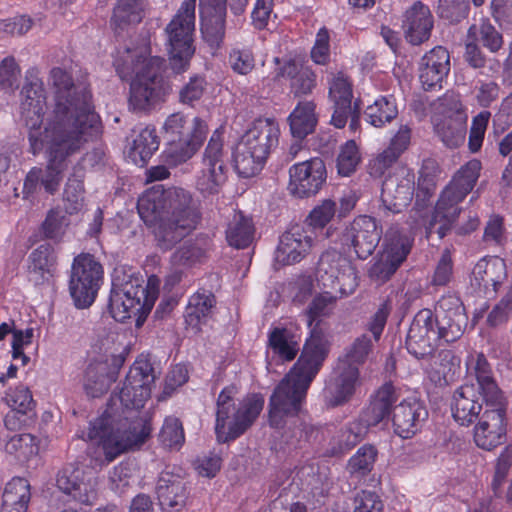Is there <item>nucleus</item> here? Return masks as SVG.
Wrapping results in <instances>:
<instances>
[{"label": "nucleus", "mask_w": 512, "mask_h": 512, "mask_svg": "<svg viewBox=\"0 0 512 512\" xmlns=\"http://www.w3.org/2000/svg\"><path fill=\"white\" fill-rule=\"evenodd\" d=\"M335 374L327 387L329 402L332 406H338L348 401L360 383L359 368L349 365L347 362L338 361Z\"/></svg>", "instance_id": "c85d7f7f"}, {"label": "nucleus", "mask_w": 512, "mask_h": 512, "mask_svg": "<svg viewBox=\"0 0 512 512\" xmlns=\"http://www.w3.org/2000/svg\"><path fill=\"white\" fill-rule=\"evenodd\" d=\"M253 237L254 226L251 219L241 212H235L226 229L228 244L237 249H244L252 243Z\"/></svg>", "instance_id": "37998d69"}, {"label": "nucleus", "mask_w": 512, "mask_h": 512, "mask_svg": "<svg viewBox=\"0 0 512 512\" xmlns=\"http://www.w3.org/2000/svg\"><path fill=\"white\" fill-rule=\"evenodd\" d=\"M84 171L81 167H74L65 184L63 198L68 203L66 209L69 213L78 211L84 199L83 185Z\"/></svg>", "instance_id": "8fccbe9b"}, {"label": "nucleus", "mask_w": 512, "mask_h": 512, "mask_svg": "<svg viewBox=\"0 0 512 512\" xmlns=\"http://www.w3.org/2000/svg\"><path fill=\"white\" fill-rule=\"evenodd\" d=\"M481 170V162L473 159L463 165L454 175L450 183L447 185L451 189H455L461 196L467 194L473 189L479 177Z\"/></svg>", "instance_id": "603ef678"}, {"label": "nucleus", "mask_w": 512, "mask_h": 512, "mask_svg": "<svg viewBox=\"0 0 512 512\" xmlns=\"http://www.w3.org/2000/svg\"><path fill=\"white\" fill-rule=\"evenodd\" d=\"M103 276V268L90 254L74 258L69 281L70 295L77 308H88L95 301Z\"/></svg>", "instance_id": "9b49d317"}, {"label": "nucleus", "mask_w": 512, "mask_h": 512, "mask_svg": "<svg viewBox=\"0 0 512 512\" xmlns=\"http://www.w3.org/2000/svg\"><path fill=\"white\" fill-rule=\"evenodd\" d=\"M288 189L298 198L316 195L326 182V167L321 158L315 157L292 165L289 168Z\"/></svg>", "instance_id": "6ab92c4d"}, {"label": "nucleus", "mask_w": 512, "mask_h": 512, "mask_svg": "<svg viewBox=\"0 0 512 512\" xmlns=\"http://www.w3.org/2000/svg\"><path fill=\"white\" fill-rule=\"evenodd\" d=\"M196 131L192 138H181L180 140L167 141V146L163 151L164 162L171 167H176L189 160L203 144L204 128L197 121Z\"/></svg>", "instance_id": "473e14b6"}, {"label": "nucleus", "mask_w": 512, "mask_h": 512, "mask_svg": "<svg viewBox=\"0 0 512 512\" xmlns=\"http://www.w3.org/2000/svg\"><path fill=\"white\" fill-rule=\"evenodd\" d=\"M35 438L28 433L15 434L5 444V451L14 454L18 459L28 458L37 453Z\"/></svg>", "instance_id": "e2e57ef3"}, {"label": "nucleus", "mask_w": 512, "mask_h": 512, "mask_svg": "<svg viewBox=\"0 0 512 512\" xmlns=\"http://www.w3.org/2000/svg\"><path fill=\"white\" fill-rule=\"evenodd\" d=\"M207 89L206 78L202 75H193L179 91V101L192 106L199 101Z\"/></svg>", "instance_id": "0e129e2a"}, {"label": "nucleus", "mask_w": 512, "mask_h": 512, "mask_svg": "<svg viewBox=\"0 0 512 512\" xmlns=\"http://www.w3.org/2000/svg\"><path fill=\"white\" fill-rule=\"evenodd\" d=\"M316 277L325 288L338 289L342 296L353 294L358 286L357 272L345 256L333 250L319 259Z\"/></svg>", "instance_id": "2eb2a0df"}, {"label": "nucleus", "mask_w": 512, "mask_h": 512, "mask_svg": "<svg viewBox=\"0 0 512 512\" xmlns=\"http://www.w3.org/2000/svg\"><path fill=\"white\" fill-rule=\"evenodd\" d=\"M293 481L299 485L302 491L312 496H324L330 487L325 472H321L314 464H306L297 469Z\"/></svg>", "instance_id": "ea45409f"}, {"label": "nucleus", "mask_w": 512, "mask_h": 512, "mask_svg": "<svg viewBox=\"0 0 512 512\" xmlns=\"http://www.w3.org/2000/svg\"><path fill=\"white\" fill-rule=\"evenodd\" d=\"M160 443L168 449L179 450L185 442L182 422L174 416L165 418L159 433Z\"/></svg>", "instance_id": "6e6d98bb"}, {"label": "nucleus", "mask_w": 512, "mask_h": 512, "mask_svg": "<svg viewBox=\"0 0 512 512\" xmlns=\"http://www.w3.org/2000/svg\"><path fill=\"white\" fill-rule=\"evenodd\" d=\"M269 347L282 360H293L298 351L299 344L286 328H274L268 336Z\"/></svg>", "instance_id": "de8ad7c7"}, {"label": "nucleus", "mask_w": 512, "mask_h": 512, "mask_svg": "<svg viewBox=\"0 0 512 512\" xmlns=\"http://www.w3.org/2000/svg\"><path fill=\"white\" fill-rule=\"evenodd\" d=\"M21 69L13 56H7L0 62V89L11 93L19 87Z\"/></svg>", "instance_id": "680f3d73"}, {"label": "nucleus", "mask_w": 512, "mask_h": 512, "mask_svg": "<svg viewBox=\"0 0 512 512\" xmlns=\"http://www.w3.org/2000/svg\"><path fill=\"white\" fill-rule=\"evenodd\" d=\"M486 406L484 393L474 384H463L453 394L451 412L454 420L462 426H470L481 418Z\"/></svg>", "instance_id": "412c9836"}, {"label": "nucleus", "mask_w": 512, "mask_h": 512, "mask_svg": "<svg viewBox=\"0 0 512 512\" xmlns=\"http://www.w3.org/2000/svg\"><path fill=\"white\" fill-rule=\"evenodd\" d=\"M158 286L159 279L154 275L148 278L146 286L132 275L127 280L115 276L108 305L111 316L118 322L137 316L136 326L140 327L158 297Z\"/></svg>", "instance_id": "0eeeda50"}, {"label": "nucleus", "mask_w": 512, "mask_h": 512, "mask_svg": "<svg viewBox=\"0 0 512 512\" xmlns=\"http://www.w3.org/2000/svg\"><path fill=\"white\" fill-rule=\"evenodd\" d=\"M373 343L369 335L363 334L357 337L346 349L345 354L339 358L340 362H347L349 365L359 366L366 362L372 352Z\"/></svg>", "instance_id": "4d7b16f0"}, {"label": "nucleus", "mask_w": 512, "mask_h": 512, "mask_svg": "<svg viewBox=\"0 0 512 512\" xmlns=\"http://www.w3.org/2000/svg\"><path fill=\"white\" fill-rule=\"evenodd\" d=\"M441 105L446 113L441 120H435V133L449 148H457L464 143L466 135V116L462 111V104L455 95L445 96Z\"/></svg>", "instance_id": "aec40b11"}, {"label": "nucleus", "mask_w": 512, "mask_h": 512, "mask_svg": "<svg viewBox=\"0 0 512 512\" xmlns=\"http://www.w3.org/2000/svg\"><path fill=\"white\" fill-rule=\"evenodd\" d=\"M434 319L449 340L459 339L467 325V316L461 299L452 294L442 296L435 308Z\"/></svg>", "instance_id": "5701e85b"}, {"label": "nucleus", "mask_w": 512, "mask_h": 512, "mask_svg": "<svg viewBox=\"0 0 512 512\" xmlns=\"http://www.w3.org/2000/svg\"><path fill=\"white\" fill-rule=\"evenodd\" d=\"M155 491L163 509L179 511L186 504V484L179 475L171 471L164 470L160 473Z\"/></svg>", "instance_id": "c756f323"}, {"label": "nucleus", "mask_w": 512, "mask_h": 512, "mask_svg": "<svg viewBox=\"0 0 512 512\" xmlns=\"http://www.w3.org/2000/svg\"><path fill=\"white\" fill-rule=\"evenodd\" d=\"M398 115L396 100L391 96L377 98L364 111L367 123L375 128H383L390 124Z\"/></svg>", "instance_id": "79ce46f5"}, {"label": "nucleus", "mask_w": 512, "mask_h": 512, "mask_svg": "<svg viewBox=\"0 0 512 512\" xmlns=\"http://www.w3.org/2000/svg\"><path fill=\"white\" fill-rule=\"evenodd\" d=\"M328 84V97L333 103L331 123L340 129L345 126L346 113L353 106L352 83L345 74L339 72L332 75Z\"/></svg>", "instance_id": "cd10ccee"}, {"label": "nucleus", "mask_w": 512, "mask_h": 512, "mask_svg": "<svg viewBox=\"0 0 512 512\" xmlns=\"http://www.w3.org/2000/svg\"><path fill=\"white\" fill-rule=\"evenodd\" d=\"M433 26V15L429 7L421 1H416L403 15L402 29L406 40L412 45L427 41Z\"/></svg>", "instance_id": "a878e982"}, {"label": "nucleus", "mask_w": 512, "mask_h": 512, "mask_svg": "<svg viewBox=\"0 0 512 512\" xmlns=\"http://www.w3.org/2000/svg\"><path fill=\"white\" fill-rule=\"evenodd\" d=\"M383 501L370 490H361L354 497V512H383Z\"/></svg>", "instance_id": "774afa93"}, {"label": "nucleus", "mask_w": 512, "mask_h": 512, "mask_svg": "<svg viewBox=\"0 0 512 512\" xmlns=\"http://www.w3.org/2000/svg\"><path fill=\"white\" fill-rule=\"evenodd\" d=\"M22 94L21 117L29 129L30 151L34 155L45 152L47 158L44 168L33 167L27 173L23 192L32 194L42 187L46 193L53 195L58 191L68 167V158L80 152L94 135L42 129L46 93L36 68L26 72Z\"/></svg>", "instance_id": "f03ea898"}, {"label": "nucleus", "mask_w": 512, "mask_h": 512, "mask_svg": "<svg viewBox=\"0 0 512 512\" xmlns=\"http://www.w3.org/2000/svg\"><path fill=\"white\" fill-rule=\"evenodd\" d=\"M199 121L203 125L204 138H206L208 127L204 120L199 117H195L190 120L183 113H173L165 120L162 131L163 137L166 141H174V139L180 140L181 138H192L196 131L197 124Z\"/></svg>", "instance_id": "58836bf2"}, {"label": "nucleus", "mask_w": 512, "mask_h": 512, "mask_svg": "<svg viewBox=\"0 0 512 512\" xmlns=\"http://www.w3.org/2000/svg\"><path fill=\"white\" fill-rule=\"evenodd\" d=\"M49 84L54 90L55 104L42 129L98 134L100 119L87 87L74 84L71 75L59 67L51 69Z\"/></svg>", "instance_id": "39448f33"}, {"label": "nucleus", "mask_w": 512, "mask_h": 512, "mask_svg": "<svg viewBox=\"0 0 512 512\" xmlns=\"http://www.w3.org/2000/svg\"><path fill=\"white\" fill-rule=\"evenodd\" d=\"M313 246L311 232L300 226L292 227L282 234L275 250V263L284 266L300 262Z\"/></svg>", "instance_id": "4be33fe9"}, {"label": "nucleus", "mask_w": 512, "mask_h": 512, "mask_svg": "<svg viewBox=\"0 0 512 512\" xmlns=\"http://www.w3.org/2000/svg\"><path fill=\"white\" fill-rule=\"evenodd\" d=\"M377 451L371 445L360 447L357 452L349 459L348 469L350 473L364 476L369 473L374 465Z\"/></svg>", "instance_id": "052dcab7"}, {"label": "nucleus", "mask_w": 512, "mask_h": 512, "mask_svg": "<svg viewBox=\"0 0 512 512\" xmlns=\"http://www.w3.org/2000/svg\"><path fill=\"white\" fill-rule=\"evenodd\" d=\"M450 71V55L442 46L427 52L419 63V79L425 90L441 88Z\"/></svg>", "instance_id": "393cba45"}, {"label": "nucleus", "mask_w": 512, "mask_h": 512, "mask_svg": "<svg viewBox=\"0 0 512 512\" xmlns=\"http://www.w3.org/2000/svg\"><path fill=\"white\" fill-rule=\"evenodd\" d=\"M229 64L235 73L247 75L255 67V59L250 48H233L229 54Z\"/></svg>", "instance_id": "338daca9"}, {"label": "nucleus", "mask_w": 512, "mask_h": 512, "mask_svg": "<svg viewBox=\"0 0 512 512\" xmlns=\"http://www.w3.org/2000/svg\"><path fill=\"white\" fill-rule=\"evenodd\" d=\"M506 409V400L486 403L474 427V441L479 448L490 451L504 442L507 432Z\"/></svg>", "instance_id": "dca6fc26"}, {"label": "nucleus", "mask_w": 512, "mask_h": 512, "mask_svg": "<svg viewBox=\"0 0 512 512\" xmlns=\"http://www.w3.org/2000/svg\"><path fill=\"white\" fill-rule=\"evenodd\" d=\"M382 237V227L371 216L361 215L349 222L338 235L342 250L353 251L358 258L366 259L375 251Z\"/></svg>", "instance_id": "4468645a"}, {"label": "nucleus", "mask_w": 512, "mask_h": 512, "mask_svg": "<svg viewBox=\"0 0 512 512\" xmlns=\"http://www.w3.org/2000/svg\"><path fill=\"white\" fill-rule=\"evenodd\" d=\"M117 378V371L108 372L107 364L91 363L85 371L84 389L88 396L97 398L106 393Z\"/></svg>", "instance_id": "4c0bfd02"}, {"label": "nucleus", "mask_w": 512, "mask_h": 512, "mask_svg": "<svg viewBox=\"0 0 512 512\" xmlns=\"http://www.w3.org/2000/svg\"><path fill=\"white\" fill-rule=\"evenodd\" d=\"M236 394V386L230 385L218 395L215 432L219 442H228L241 436L263 409L264 398L260 394L246 396L238 406L234 401Z\"/></svg>", "instance_id": "6e6552de"}, {"label": "nucleus", "mask_w": 512, "mask_h": 512, "mask_svg": "<svg viewBox=\"0 0 512 512\" xmlns=\"http://www.w3.org/2000/svg\"><path fill=\"white\" fill-rule=\"evenodd\" d=\"M57 487L78 502L93 505L97 499L98 479L93 469L69 464L57 475Z\"/></svg>", "instance_id": "f3484780"}, {"label": "nucleus", "mask_w": 512, "mask_h": 512, "mask_svg": "<svg viewBox=\"0 0 512 512\" xmlns=\"http://www.w3.org/2000/svg\"><path fill=\"white\" fill-rule=\"evenodd\" d=\"M464 198L465 196L459 195L455 189L446 186L435 205L433 220L455 221L461 211L459 203Z\"/></svg>", "instance_id": "09e8293b"}, {"label": "nucleus", "mask_w": 512, "mask_h": 512, "mask_svg": "<svg viewBox=\"0 0 512 512\" xmlns=\"http://www.w3.org/2000/svg\"><path fill=\"white\" fill-rule=\"evenodd\" d=\"M361 162V153L354 140H348L339 149L336 159L338 174L344 177L352 175Z\"/></svg>", "instance_id": "5fc2aeb1"}, {"label": "nucleus", "mask_w": 512, "mask_h": 512, "mask_svg": "<svg viewBox=\"0 0 512 512\" xmlns=\"http://www.w3.org/2000/svg\"><path fill=\"white\" fill-rule=\"evenodd\" d=\"M415 174L407 166H399L382 184L381 202L385 210L400 213L413 199Z\"/></svg>", "instance_id": "a211bd4d"}, {"label": "nucleus", "mask_w": 512, "mask_h": 512, "mask_svg": "<svg viewBox=\"0 0 512 512\" xmlns=\"http://www.w3.org/2000/svg\"><path fill=\"white\" fill-rule=\"evenodd\" d=\"M227 0H200L201 33L210 45H219L225 34Z\"/></svg>", "instance_id": "bb28decb"}, {"label": "nucleus", "mask_w": 512, "mask_h": 512, "mask_svg": "<svg viewBox=\"0 0 512 512\" xmlns=\"http://www.w3.org/2000/svg\"><path fill=\"white\" fill-rule=\"evenodd\" d=\"M144 0H118L113 10L111 25L115 30H124L131 24L139 23L143 18Z\"/></svg>", "instance_id": "c03bdc74"}, {"label": "nucleus", "mask_w": 512, "mask_h": 512, "mask_svg": "<svg viewBox=\"0 0 512 512\" xmlns=\"http://www.w3.org/2000/svg\"><path fill=\"white\" fill-rule=\"evenodd\" d=\"M30 496L28 481L21 477L13 478L5 486L0 512H26Z\"/></svg>", "instance_id": "c9c22d12"}, {"label": "nucleus", "mask_w": 512, "mask_h": 512, "mask_svg": "<svg viewBox=\"0 0 512 512\" xmlns=\"http://www.w3.org/2000/svg\"><path fill=\"white\" fill-rule=\"evenodd\" d=\"M137 209L140 218L152 229L157 246L164 251L195 230L201 220L196 201L183 188L153 187L138 199Z\"/></svg>", "instance_id": "20e7f679"}, {"label": "nucleus", "mask_w": 512, "mask_h": 512, "mask_svg": "<svg viewBox=\"0 0 512 512\" xmlns=\"http://www.w3.org/2000/svg\"><path fill=\"white\" fill-rule=\"evenodd\" d=\"M412 241L404 234L391 228L384 236L382 255L392 260L398 267L410 252Z\"/></svg>", "instance_id": "49530a36"}, {"label": "nucleus", "mask_w": 512, "mask_h": 512, "mask_svg": "<svg viewBox=\"0 0 512 512\" xmlns=\"http://www.w3.org/2000/svg\"><path fill=\"white\" fill-rule=\"evenodd\" d=\"M481 170V162L473 159L463 165L454 175L450 183L447 185L451 189H455L461 196L467 194L473 189L479 177Z\"/></svg>", "instance_id": "3c124183"}, {"label": "nucleus", "mask_w": 512, "mask_h": 512, "mask_svg": "<svg viewBox=\"0 0 512 512\" xmlns=\"http://www.w3.org/2000/svg\"><path fill=\"white\" fill-rule=\"evenodd\" d=\"M205 257L206 248L204 246L198 241H187L171 255L170 263L189 269L201 263Z\"/></svg>", "instance_id": "864d4df0"}, {"label": "nucleus", "mask_w": 512, "mask_h": 512, "mask_svg": "<svg viewBox=\"0 0 512 512\" xmlns=\"http://www.w3.org/2000/svg\"><path fill=\"white\" fill-rule=\"evenodd\" d=\"M327 355V343L314 327L311 338L306 341L297 362L270 397L269 424L276 429L292 425L293 429L285 432L286 442L292 446L300 447L301 443L308 442L315 432L314 427L302 421L298 415L307 390Z\"/></svg>", "instance_id": "7ed1b4c3"}, {"label": "nucleus", "mask_w": 512, "mask_h": 512, "mask_svg": "<svg viewBox=\"0 0 512 512\" xmlns=\"http://www.w3.org/2000/svg\"><path fill=\"white\" fill-rule=\"evenodd\" d=\"M316 105L313 101H300L288 116L290 131L294 138L304 139L317 124Z\"/></svg>", "instance_id": "f704fd0d"}, {"label": "nucleus", "mask_w": 512, "mask_h": 512, "mask_svg": "<svg viewBox=\"0 0 512 512\" xmlns=\"http://www.w3.org/2000/svg\"><path fill=\"white\" fill-rule=\"evenodd\" d=\"M470 35H477V39L491 52H497L503 45V37L487 20H482L479 26L473 25L468 31Z\"/></svg>", "instance_id": "bf43d9fd"}, {"label": "nucleus", "mask_w": 512, "mask_h": 512, "mask_svg": "<svg viewBox=\"0 0 512 512\" xmlns=\"http://www.w3.org/2000/svg\"><path fill=\"white\" fill-rule=\"evenodd\" d=\"M440 169L437 162L433 159H425L419 170L418 190L423 192L424 196H429L435 189L437 177Z\"/></svg>", "instance_id": "69168bd1"}, {"label": "nucleus", "mask_w": 512, "mask_h": 512, "mask_svg": "<svg viewBox=\"0 0 512 512\" xmlns=\"http://www.w3.org/2000/svg\"><path fill=\"white\" fill-rule=\"evenodd\" d=\"M427 417L428 411L420 400L414 397L404 399L393 409L394 431L401 438H411Z\"/></svg>", "instance_id": "b1692460"}, {"label": "nucleus", "mask_w": 512, "mask_h": 512, "mask_svg": "<svg viewBox=\"0 0 512 512\" xmlns=\"http://www.w3.org/2000/svg\"><path fill=\"white\" fill-rule=\"evenodd\" d=\"M196 0H184L177 13L165 28V47L172 69L181 73L187 70L194 55Z\"/></svg>", "instance_id": "9d476101"}, {"label": "nucleus", "mask_w": 512, "mask_h": 512, "mask_svg": "<svg viewBox=\"0 0 512 512\" xmlns=\"http://www.w3.org/2000/svg\"><path fill=\"white\" fill-rule=\"evenodd\" d=\"M282 76L290 79L291 93L295 97L310 94L316 86L315 73L294 61H289L282 67Z\"/></svg>", "instance_id": "a19ab883"}, {"label": "nucleus", "mask_w": 512, "mask_h": 512, "mask_svg": "<svg viewBox=\"0 0 512 512\" xmlns=\"http://www.w3.org/2000/svg\"><path fill=\"white\" fill-rule=\"evenodd\" d=\"M134 133L135 137L129 150V157L134 164L142 166L158 150L159 139L156 129L152 126L134 130Z\"/></svg>", "instance_id": "e433bc0d"}, {"label": "nucleus", "mask_w": 512, "mask_h": 512, "mask_svg": "<svg viewBox=\"0 0 512 512\" xmlns=\"http://www.w3.org/2000/svg\"><path fill=\"white\" fill-rule=\"evenodd\" d=\"M279 126L270 118L257 119L242 136L233 154L237 173L249 178L257 174L279 141Z\"/></svg>", "instance_id": "1a4fd4ad"}, {"label": "nucleus", "mask_w": 512, "mask_h": 512, "mask_svg": "<svg viewBox=\"0 0 512 512\" xmlns=\"http://www.w3.org/2000/svg\"><path fill=\"white\" fill-rule=\"evenodd\" d=\"M28 279L35 286L49 284L55 272L56 257L50 244H42L29 256Z\"/></svg>", "instance_id": "7c9ffc66"}, {"label": "nucleus", "mask_w": 512, "mask_h": 512, "mask_svg": "<svg viewBox=\"0 0 512 512\" xmlns=\"http://www.w3.org/2000/svg\"><path fill=\"white\" fill-rule=\"evenodd\" d=\"M147 44L118 49L113 65L122 80L130 81L129 104L134 111H144L163 96L164 59L150 56Z\"/></svg>", "instance_id": "423d86ee"}, {"label": "nucleus", "mask_w": 512, "mask_h": 512, "mask_svg": "<svg viewBox=\"0 0 512 512\" xmlns=\"http://www.w3.org/2000/svg\"><path fill=\"white\" fill-rule=\"evenodd\" d=\"M155 379L150 360L139 356L130 367L119 394L111 397L107 409L82 432V439L101 447L108 463L123 453L139 449L149 438L150 421L135 413L150 398Z\"/></svg>", "instance_id": "f257e3e1"}, {"label": "nucleus", "mask_w": 512, "mask_h": 512, "mask_svg": "<svg viewBox=\"0 0 512 512\" xmlns=\"http://www.w3.org/2000/svg\"><path fill=\"white\" fill-rule=\"evenodd\" d=\"M436 323L430 309H422L414 316L406 337V349L416 359L431 357L441 342L451 343Z\"/></svg>", "instance_id": "f8f14e48"}, {"label": "nucleus", "mask_w": 512, "mask_h": 512, "mask_svg": "<svg viewBox=\"0 0 512 512\" xmlns=\"http://www.w3.org/2000/svg\"><path fill=\"white\" fill-rule=\"evenodd\" d=\"M223 133L216 129L211 135L202 158V167L196 176V189L203 196L218 194L226 182Z\"/></svg>", "instance_id": "ddd939ff"}, {"label": "nucleus", "mask_w": 512, "mask_h": 512, "mask_svg": "<svg viewBox=\"0 0 512 512\" xmlns=\"http://www.w3.org/2000/svg\"><path fill=\"white\" fill-rule=\"evenodd\" d=\"M215 305L214 295L206 290L197 291L189 298L185 321L189 326L197 328L211 312Z\"/></svg>", "instance_id": "a18cd8bd"}, {"label": "nucleus", "mask_w": 512, "mask_h": 512, "mask_svg": "<svg viewBox=\"0 0 512 512\" xmlns=\"http://www.w3.org/2000/svg\"><path fill=\"white\" fill-rule=\"evenodd\" d=\"M470 369L478 384L476 389L484 393L486 403L506 400L494 379L491 366L483 354H477L475 358L471 359Z\"/></svg>", "instance_id": "72a5a7b5"}, {"label": "nucleus", "mask_w": 512, "mask_h": 512, "mask_svg": "<svg viewBox=\"0 0 512 512\" xmlns=\"http://www.w3.org/2000/svg\"><path fill=\"white\" fill-rule=\"evenodd\" d=\"M506 276L505 261L499 257H484L472 270L473 281L486 292L491 288V291L496 293Z\"/></svg>", "instance_id": "2f4dec72"}, {"label": "nucleus", "mask_w": 512, "mask_h": 512, "mask_svg": "<svg viewBox=\"0 0 512 512\" xmlns=\"http://www.w3.org/2000/svg\"><path fill=\"white\" fill-rule=\"evenodd\" d=\"M4 399L12 410L23 415L29 413L35 407V401L33 400L31 391L23 384L9 389Z\"/></svg>", "instance_id": "13d9d810"}]
</instances>
